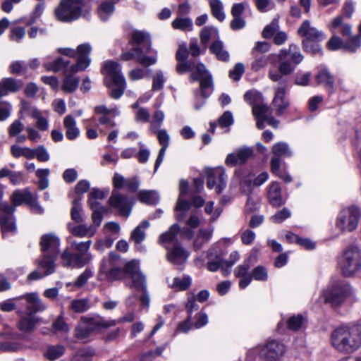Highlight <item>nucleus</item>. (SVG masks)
I'll use <instances>...</instances> for the list:
<instances>
[{
	"instance_id": "1",
	"label": "nucleus",
	"mask_w": 361,
	"mask_h": 361,
	"mask_svg": "<svg viewBox=\"0 0 361 361\" xmlns=\"http://www.w3.org/2000/svg\"><path fill=\"white\" fill-rule=\"evenodd\" d=\"M279 61V73L272 74V81H279L281 86L276 89L274 97L272 99L275 114L281 116L289 107L290 102L286 95V76L293 73L297 65L300 63L304 56L295 44H290L288 49H282L276 55Z\"/></svg>"
},
{
	"instance_id": "2",
	"label": "nucleus",
	"mask_w": 361,
	"mask_h": 361,
	"mask_svg": "<svg viewBox=\"0 0 361 361\" xmlns=\"http://www.w3.org/2000/svg\"><path fill=\"white\" fill-rule=\"evenodd\" d=\"M190 71L191 81L200 80V88L194 91L195 97V108L200 109L204 102H200L202 97L204 100L209 97L213 90V79L212 75L206 69L202 63H197L194 60L178 61L176 66V71L179 74H183Z\"/></svg>"
},
{
	"instance_id": "3",
	"label": "nucleus",
	"mask_w": 361,
	"mask_h": 361,
	"mask_svg": "<svg viewBox=\"0 0 361 361\" xmlns=\"http://www.w3.org/2000/svg\"><path fill=\"white\" fill-rule=\"evenodd\" d=\"M332 346L338 352L350 354L361 347V325L341 326L331 336Z\"/></svg>"
},
{
	"instance_id": "4",
	"label": "nucleus",
	"mask_w": 361,
	"mask_h": 361,
	"mask_svg": "<svg viewBox=\"0 0 361 361\" xmlns=\"http://www.w3.org/2000/svg\"><path fill=\"white\" fill-rule=\"evenodd\" d=\"M71 249L75 252H70L67 250L61 254L62 264L64 267L81 268L89 264L92 259V255L90 252L92 240L77 242L68 238Z\"/></svg>"
},
{
	"instance_id": "5",
	"label": "nucleus",
	"mask_w": 361,
	"mask_h": 361,
	"mask_svg": "<svg viewBox=\"0 0 361 361\" xmlns=\"http://www.w3.org/2000/svg\"><path fill=\"white\" fill-rule=\"evenodd\" d=\"M41 250L44 255L38 262V266L44 269L45 275L55 271V261L59 252L60 240L52 233L44 234L40 239Z\"/></svg>"
},
{
	"instance_id": "6",
	"label": "nucleus",
	"mask_w": 361,
	"mask_h": 361,
	"mask_svg": "<svg viewBox=\"0 0 361 361\" xmlns=\"http://www.w3.org/2000/svg\"><path fill=\"white\" fill-rule=\"evenodd\" d=\"M244 99L252 106V114L257 121L256 126L259 129L265 127L264 123L271 125L269 108L264 104L262 94L255 90H250L245 93Z\"/></svg>"
},
{
	"instance_id": "7",
	"label": "nucleus",
	"mask_w": 361,
	"mask_h": 361,
	"mask_svg": "<svg viewBox=\"0 0 361 361\" xmlns=\"http://www.w3.org/2000/svg\"><path fill=\"white\" fill-rule=\"evenodd\" d=\"M338 265L344 276H354L361 269L360 249L357 246H349L341 256Z\"/></svg>"
},
{
	"instance_id": "8",
	"label": "nucleus",
	"mask_w": 361,
	"mask_h": 361,
	"mask_svg": "<svg viewBox=\"0 0 361 361\" xmlns=\"http://www.w3.org/2000/svg\"><path fill=\"white\" fill-rule=\"evenodd\" d=\"M351 293L352 288L348 283L343 281H336L323 290L322 297L326 303H330L333 307H338Z\"/></svg>"
},
{
	"instance_id": "9",
	"label": "nucleus",
	"mask_w": 361,
	"mask_h": 361,
	"mask_svg": "<svg viewBox=\"0 0 361 361\" xmlns=\"http://www.w3.org/2000/svg\"><path fill=\"white\" fill-rule=\"evenodd\" d=\"M83 6L84 0H61L54 14L61 22H71L80 17Z\"/></svg>"
},
{
	"instance_id": "10",
	"label": "nucleus",
	"mask_w": 361,
	"mask_h": 361,
	"mask_svg": "<svg viewBox=\"0 0 361 361\" xmlns=\"http://www.w3.org/2000/svg\"><path fill=\"white\" fill-rule=\"evenodd\" d=\"M103 70L116 87L111 91V97L115 99H119L123 94L126 86V79L121 73V65L117 62L109 61L104 63Z\"/></svg>"
},
{
	"instance_id": "11",
	"label": "nucleus",
	"mask_w": 361,
	"mask_h": 361,
	"mask_svg": "<svg viewBox=\"0 0 361 361\" xmlns=\"http://www.w3.org/2000/svg\"><path fill=\"white\" fill-rule=\"evenodd\" d=\"M92 51L90 44L85 43L79 45L77 50L71 48H59L58 52L68 57H75L78 55L77 63L71 66V73L84 71L90 63L89 55Z\"/></svg>"
},
{
	"instance_id": "12",
	"label": "nucleus",
	"mask_w": 361,
	"mask_h": 361,
	"mask_svg": "<svg viewBox=\"0 0 361 361\" xmlns=\"http://www.w3.org/2000/svg\"><path fill=\"white\" fill-rule=\"evenodd\" d=\"M272 154L276 157L272 158V174L281 178L284 182L290 183L292 178L288 174H282L279 171L281 157H290L292 152L286 142H278L272 146Z\"/></svg>"
},
{
	"instance_id": "13",
	"label": "nucleus",
	"mask_w": 361,
	"mask_h": 361,
	"mask_svg": "<svg viewBox=\"0 0 361 361\" xmlns=\"http://www.w3.org/2000/svg\"><path fill=\"white\" fill-rule=\"evenodd\" d=\"M360 216V209L357 207L351 206L340 212L336 225L341 231H353L357 226Z\"/></svg>"
},
{
	"instance_id": "14",
	"label": "nucleus",
	"mask_w": 361,
	"mask_h": 361,
	"mask_svg": "<svg viewBox=\"0 0 361 361\" xmlns=\"http://www.w3.org/2000/svg\"><path fill=\"white\" fill-rule=\"evenodd\" d=\"M121 59L124 61L135 59L136 62L145 67L154 65L157 61V51H154V55L147 56L144 54L141 47L135 46L130 50L122 53Z\"/></svg>"
},
{
	"instance_id": "15",
	"label": "nucleus",
	"mask_w": 361,
	"mask_h": 361,
	"mask_svg": "<svg viewBox=\"0 0 361 361\" xmlns=\"http://www.w3.org/2000/svg\"><path fill=\"white\" fill-rule=\"evenodd\" d=\"M188 191V183L187 180L182 179L179 183V195L174 208L175 218L178 221H183L190 210L192 203L185 200L184 197Z\"/></svg>"
},
{
	"instance_id": "16",
	"label": "nucleus",
	"mask_w": 361,
	"mask_h": 361,
	"mask_svg": "<svg viewBox=\"0 0 361 361\" xmlns=\"http://www.w3.org/2000/svg\"><path fill=\"white\" fill-rule=\"evenodd\" d=\"M109 204L111 207L117 209L119 214L128 217L131 212L134 202L132 197L114 190L109 199Z\"/></svg>"
},
{
	"instance_id": "17",
	"label": "nucleus",
	"mask_w": 361,
	"mask_h": 361,
	"mask_svg": "<svg viewBox=\"0 0 361 361\" xmlns=\"http://www.w3.org/2000/svg\"><path fill=\"white\" fill-rule=\"evenodd\" d=\"M207 186L209 189L214 188L220 194L226 187V176L223 168L210 169L207 171Z\"/></svg>"
},
{
	"instance_id": "18",
	"label": "nucleus",
	"mask_w": 361,
	"mask_h": 361,
	"mask_svg": "<svg viewBox=\"0 0 361 361\" xmlns=\"http://www.w3.org/2000/svg\"><path fill=\"white\" fill-rule=\"evenodd\" d=\"M124 279L130 277L132 281V285L135 288H144L146 281L145 275L140 271L139 262L133 259L126 263L123 269Z\"/></svg>"
},
{
	"instance_id": "19",
	"label": "nucleus",
	"mask_w": 361,
	"mask_h": 361,
	"mask_svg": "<svg viewBox=\"0 0 361 361\" xmlns=\"http://www.w3.org/2000/svg\"><path fill=\"white\" fill-rule=\"evenodd\" d=\"M111 325H115V322H113ZM111 324L104 321H96L93 319H90L87 322H82L80 324L75 330V336L77 338L80 340L86 339L95 330L100 327L107 328Z\"/></svg>"
},
{
	"instance_id": "20",
	"label": "nucleus",
	"mask_w": 361,
	"mask_h": 361,
	"mask_svg": "<svg viewBox=\"0 0 361 361\" xmlns=\"http://www.w3.org/2000/svg\"><path fill=\"white\" fill-rule=\"evenodd\" d=\"M166 258L168 262L174 265L184 264L188 256V252L183 247L180 243H176L172 246L166 245Z\"/></svg>"
},
{
	"instance_id": "21",
	"label": "nucleus",
	"mask_w": 361,
	"mask_h": 361,
	"mask_svg": "<svg viewBox=\"0 0 361 361\" xmlns=\"http://www.w3.org/2000/svg\"><path fill=\"white\" fill-rule=\"evenodd\" d=\"M297 33L300 37H304L302 40L314 41V42H320L326 38L324 33L311 25L309 20H305L300 25L297 30Z\"/></svg>"
},
{
	"instance_id": "22",
	"label": "nucleus",
	"mask_w": 361,
	"mask_h": 361,
	"mask_svg": "<svg viewBox=\"0 0 361 361\" xmlns=\"http://www.w3.org/2000/svg\"><path fill=\"white\" fill-rule=\"evenodd\" d=\"M17 300H23L25 302L22 303L26 306V314L28 315H35L39 312H42L46 309L39 298L36 293H27L15 298Z\"/></svg>"
},
{
	"instance_id": "23",
	"label": "nucleus",
	"mask_w": 361,
	"mask_h": 361,
	"mask_svg": "<svg viewBox=\"0 0 361 361\" xmlns=\"http://www.w3.org/2000/svg\"><path fill=\"white\" fill-rule=\"evenodd\" d=\"M253 154V150L250 147H243L235 152L228 154L225 163L227 166H234L245 164Z\"/></svg>"
},
{
	"instance_id": "24",
	"label": "nucleus",
	"mask_w": 361,
	"mask_h": 361,
	"mask_svg": "<svg viewBox=\"0 0 361 361\" xmlns=\"http://www.w3.org/2000/svg\"><path fill=\"white\" fill-rule=\"evenodd\" d=\"M130 44H137V46L140 47L142 45V49L144 51V54H147L148 53H151V55H154V51L152 49V42L150 39V35L145 32L141 30H134L131 33V37L130 40Z\"/></svg>"
},
{
	"instance_id": "25",
	"label": "nucleus",
	"mask_w": 361,
	"mask_h": 361,
	"mask_svg": "<svg viewBox=\"0 0 361 361\" xmlns=\"http://www.w3.org/2000/svg\"><path fill=\"white\" fill-rule=\"evenodd\" d=\"M318 72L315 75V80L318 85H322L329 94L335 91V77L325 67H318Z\"/></svg>"
},
{
	"instance_id": "26",
	"label": "nucleus",
	"mask_w": 361,
	"mask_h": 361,
	"mask_svg": "<svg viewBox=\"0 0 361 361\" xmlns=\"http://www.w3.org/2000/svg\"><path fill=\"white\" fill-rule=\"evenodd\" d=\"M98 279L99 281H114L124 279V272L122 269L118 267H113L107 269L106 261L103 259L101 262L99 271L98 274Z\"/></svg>"
},
{
	"instance_id": "27",
	"label": "nucleus",
	"mask_w": 361,
	"mask_h": 361,
	"mask_svg": "<svg viewBox=\"0 0 361 361\" xmlns=\"http://www.w3.org/2000/svg\"><path fill=\"white\" fill-rule=\"evenodd\" d=\"M153 133L157 134L159 142L161 145V148L159 152V154L154 164V171H157L160 164L163 161L166 150L169 145L170 137L167 133V130L165 129L158 128L157 130H155V132Z\"/></svg>"
},
{
	"instance_id": "28",
	"label": "nucleus",
	"mask_w": 361,
	"mask_h": 361,
	"mask_svg": "<svg viewBox=\"0 0 361 361\" xmlns=\"http://www.w3.org/2000/svg\"><path fill=\"white\" fill-rule=\"evenodd\" d=\"M180 232V226L178 224H174L170 226L169 230L160 235L159 243L165 249L166 245L172 246L176 243H180L178 239V235Z\"/></svg>"
},
{
	"instance_id": "29",
	"label": "nucleus",
	"mask_w": 361,
	"mask_h": 361,
	"mask_svg": "<svg viewBox=\"0 0 361 361\" xmlns=\"http://www.w3.org/2000/svg\"><path fill=\"white\" fill-rule=\"evenodd\" d=\"M11 201L15 207L21 204L23 202H25L26 204L36 207L39 213H42L43 211V209L37 204L32 193L30 191H15L11 196Z\"/></svg>"
},
{
	"instance_id": "30",
	"label": "nucleus",
	"mask_w": 361,
	"mask_h": 361,
	"mask_svg": "<svg viewBox=\"0 0 361 361\" xmlns=\"http://www.w3.org/2000/svg\"><path fill=\"white\" fill-rule=\"evenodd\" d=\"M23 86L21 80L13 78H6L0 82V98L8 94V92H16Z\"/></svg>"
},
{
	"instance_id": "31",
	"label": "nucleus",
	"mask_w": 361,
	"mask_h": 361,
	"mask_svg": "<svg viewBox=\"0 0 361 361\" xmlns=\"http://www.w3.org/2000/svg\"><path fill=\"white\" fill-rule=\"evenodd\" d=\"M41 320L37 316L25 314L19 319L18 328L22 332L30 334L34 331Z\"/></svg>"
},
{
	"instance_id": "32",
	"label": "nucleus",
	"mask_w": 361,
	"mask_h": 361,
	"mask_svg": "<svg viewBox=\"0 0 361 361\" xmlns=\"http://www.w3.org/2000/svg\"><path fill=\"white\" fill-rule=\"evenodd\" d=\"M68 230L73 236L83 238L85 236H93L96 233L97 228L93 226H87L85 224L76 226L70 223L68 224Z\"/></svg>"
},
{
	"instance_id": "33",
	"label": "nucleus",
	"mask_w": 361,
	"mask_h": 361,
	"mask_svg": "<svg viewBox=\"0 0 361 361\" xmlns=\"http://www.w3.org/2000/svg\"><path fill=\"white\" fill-rule=\"evenodd\" d=\"M90 208L92 211V219L95 228L100 226L102 219L103 214L106 212V208L102 206L98 201L90 200Z\"/></svg>"
},
{
	"instance_id": "34",
	"label": "nucleus",
	"mask_w": 361,
	"mask_h": 361,
	"mask_svg": "<svg viewBox=\"0 0 361 361\" xmlns=\"http://www.w3.org/2000/svg\"><path fill=\"white\" fill-rule=\"evenodd\" d=\"M63 125L66 128V136L70 140H75L80 134V130L76 126V122L71 115L64 118Z\"/></svg>"
},
{
	"instance_id": "35",
	"label": "nucleus",
	"mask_w": 361,
	"mask_h": 361,
	"mask_svg": "<svg viewBox=\"0 0 361 361\" xmlns=\"http://www.w3.org/2000/svg\"><path fill=\"white\" fill-rule=\"evenodd\" d=\"M69 64L70 61L59 57L52 62L44 63V66L47 71H54L55 73L63 71L65 74L66 71L69 72L68 69Z\"/></svg>"
},
{
	"instance_id": "36",
	"label": "nucleus",
	"mask_w": 361,
	"mask_h": 361,
	"mask_svg": "<svg viewBox=\"0 0 361 361\" xmlns=\"http://www.w3.org/2000/svg\"><path fill=\"white\" fill-rule=\"evenodd\" d=\"M0 226L3 235L8 233H16L17 228L16 225V219L13 215H4L0 219Z\"/></svg>"
},
{
	"instance_id": "37",
	"label": "nucleus",
	"mask_w": 361,
	"mask_h": 361,
	"mask_svg": "<svg viewBox=\"0 0 361 361\" xmlns=\"http://www.w3.org/2000/svg\"><path fill=\"white\" fill-rule=\"evenodd\" d=\"M73 73L71 72V68H69V72L66 71L65 78L61 85L62 90L66 92H73L78 87L79 79L78 78L73 76L72 75Z\"/></svg>"
},
{
	"instance_id": "38",
	"label": "nucleus",
	"mask_w": 361,
	"mask_h": 361,
	"mask_svg": "<svg viewBox=\"0 0 361 361\" xmlns=\"http://www.w3.org/2000/svg\"><path fill=\"white\" fill-rule=\"evenodd\" d=\"M272 21V43L277 46L285 44L288 39V35L286 32L280 30L279 25Z\"/></svg>"
},
{
	"instance_id": "39",
	"label": "nucleus",
	"mask_w": 361,
	"mask_h": 361,
	"mask_svg": "<svg viewBox=\"0 0 361 361\" xmlns=\"http://www.w3.org/2000/svg\"><path fill=\"white\" fill-rule=\"evenodd\" d=\"M210 51L214 54L218 60L221 61H228L229 54L224 49L223 42L220 40H215L210 46Z\"/></svg>"
},
{
	"instance_id": "40",
	"label": "nucleus",
	"mask_w": 361,
	"mask_h": 361,
	"mask_svg": "<svg viewBox=\"0 0 361 361\" xmlns=\"http://www.w3.org/2000/svg\"><path fill=\"white\" fill-rule=\"evenodd\" d=\"M212 16L218 20L222 22L226 18L224 11V5L220 0H208Z\"/></svg>"
},
{
	"instance_id": "41",
	"label": "nucleus",
	"mask_w": 361,
	"mask_h": 361,
	"mask_svg": "<svg viewBox=\"0 0 361 361\" xmlns=\"http://www.w3.org/2000/svg\"><path fill=\"white\" fill-rule=\"evenodd\" d=\"M11 152L15 158L24 157L27 159H31L35 157V153L33 149L27 147H22L17 145L11 146Z\"/></svg>"
},
{
	"instance_id": "42",
	"label": "nucleus",
	"mask_w": 361,
	"mask_h": 361,
	"mask_svg": "<svg viewBox=\"0 0 361 361\" xmlns=\"http://www.w3.org/2000/svg\"><path fill=\"white\" fill-rule=\"evenodd\" d=\"M192 283V279L188 275H184L182 278L175 277L173 280V283L169 284V286L172 289L177 290H187Z\"/></svg>"
},
{
	"instance_id": "43",
	"label": "nucleus",
	"mask_w": 361,
	"mask_h": 361,
	"mask_svg": "<svg viewBox=\"0 0 361 361\" xmlns=\"http://www.w3.org/2000/svg\"><path fill=\"white\" fill-rule=\"evenodd\" d=\"M319 42H314V41L302 40L301 44L303 51L306 53L310 54L312 56H322L323 51L322 46Z\"/></svg>"
},
{
	"instance_id": "44",
	"label": "nucleus",
	"mask_w": 361,
	"mask_h": 361,
	"mask_svg": "<svg viewBox=\"0 0 361 361\" xmlns=\"http://www.w3.org/2000/svg\"><path fill=\"white\" fill-rule=\"evenodd\" d=\"M149 226V224L147 221H143L131 233L130 239L136 244L141 243L145 238V230Z\"/></svg>"
},
{
	"instance_id": "45",
	"label": "nucleus",
	"mask_w": 361,
	"mask_h": 361,
	"mask_svg": "<svg viewBox=\"0 0 361 361\" xmlns=\"http://www.w3.org/2000/svg\"><path fill=\"white\" fill-rule=\"evenodd\" d=\"M214 228H202L198 231L197 237L194 242V246L196 249H200L204 243L208 242L213 233Z\"/></svg>"
},
{
	"instance_id": "46",
	"label": "nucleus",
	"mask_w": 361,
	"mask_h": 361,
	"mask_svg": "<svg viewBox=\"0 0 361 361\" xmlns=\"http://www.w3.org/2000/svg\"><path fill=\"white\" fill-rule=\"evenodd\" d=\"M137 196L141 202L147 204H155L159 201L157 193L152 190H141Z\"/></svg>"
},
{
	"instance_id": "47",
	"label": "nucleus",
	"mask_w": 361,
	"mask_h": 361,
	"mask_svg": "<svg viewBox=\"0 0 361 361\" xmlns=\"http://www.w3.org/2000/svg\"><path fill=\"white\" fill-rule=\"evenodd\" d=\"M361 47V35H355L348 38L343 44V50L355 53Z\"/></svg>"
},
{
	"instance_id": "48",
	"label": "nucleus",
	"mask_w": 361,
	"mask_h": 361,
	"mask_svg": "<svg viewBox=\"0 0 361 361\" xmlns=\"http://www.w3.org/2000/svg\"><path fill=\"white\" fill-rule=\"evenodd\" d=\"M173 29L181 31H190L192 29V21L189 18H176L171 23Z\"/></svg>"
},
{
	"instance_id": "49",
	"label": "nucleus",
	"mask_w": 361,
	"mask_h": 361,
	"mask_svg": "<svg viewBox=\"0 0 361 361\" xmlns=\"http://www.w3.org/2000/svg\"><path fill=\"white\" fill-rule=\"evenodd\" d=\"M114 11V4L112 2L104 1L98 8V15L103 21L106 20Z\"/></svg>"
},
{
	"instance_id": "50",
	"label": "nucleus",
	"mask_w": 361,
	"mask_h": 361,
	"mask_svg": "<svg viewBox=\"0 0 361 361\" xmlns=\"http://www.w3.org/2000/svg\"><path fill=\"white\" fill-rule=\"evenodd\" d=\"M81 199V197H78L73 200L72 202L71 215L72 219L76 223H82L83 221V218L80 214V212L82 211Z\"/></svg>"
},
{
	"instance_id": "51",
	"label": "nucleus",
	"mask_w": 361,
	"mask_h": 361,
	"mask_svg": "<svg viewBox=\"0 0 361 361\" xmlns=\"http://www.w3.org/2000/svg\"><path fill=\"white\" fill-rule=\"evenodd\" d=\"M65 351V348L63 345H51L48 347L47 352L45 353V357L49 360H55L60 357Z\"/></svg>"
},
{
	"instance_id": "52",
	"label": "nucleus",
	"mask_w": 361,
	"mask_h": 361,
	"mask_svg": "<svg viewBox=\"0 0 361 361\" xmlns=\"http://www.w3.org/2000/svg\"><path fill=\"white\" fill-rule=\"evenodd\" d=\"M90 305L89 300L85 298L72 300L71 309L76 313H82L89 310Z\"/></svg>"
},
{
	"instance_id": "53",
	"label": "nucleus",
	"mask_w": 361,
	"mask_h": 361,
	"mask_svg": "<svg viewBox=\"0 0 361 361\" xmlns=\"http://www.w3.org/2000/svg\"><path fill=\"white\" fill-rule=\"evenodd\" d=\"M255 61L252 63L251 68L254 71H258L264 68L270 61V55L253 56Z\"/></svg>"
},
{
	"instance_id": "54",
	"label": "nucleus",
	"mask_w": 361,
	"mask_h": 361,
	"mask_svg": "<svg viewBox=\"0 0 361 361\" xmlns=\"http://www.w3.org/2000/svg\"><path fill=\"white\" fill-rule=\"evenodd\" d=\"M304 320L305 318L302 314L293 315L287 321L288 328L294 331H298L301 328Z\"/></svg>"
},
{
	"instance_id": "55",
	"label": "nucleus",
	"mask_w": 361,
	"mask_h": 361,
	"mask_svg": "<svg viewBox=\"0 0 361 361\" xmlns=\"http://www.w3.org/2000/svg\"><path fill=\"white\" fill-rule=\"evenodd\" d=\"M207 268L210 271H216L219 269H221L223 274L225 276V264L224 262V258L221 255H217L215 259L211 260L207 263Z\"/></svg>"
},
{
	"instance_id": "56",
	"label": "nucleus",
	"mask_w": 361,
	"mask_h": 361,
	"mask_svg": "<svg viewBox=\"0 0 361 361\" xmlns=\"http://www.w3.org/2000/svg\"><path fill=\"white\" fill-rule=\"evenodd\" d=\"M94 355V351L90 348H84L77 350L74 360L75 361H89Z\"/></svg>"
},
{
	"instance_id": "57",
	"label": "nucleus",
	"mask_w": 361,
	"mask_h": 361,
	"mask_svg": "<svg viewBox=\"0 0 361 361\" xmlns=\"http://www.w3.org/2000/svg\"><path fill=\"white\" fill-rule=\"evenodd\" d=\"M286 352V346L278 341H272V360H279Z\"/></svg>"
},
{
	"instance_id": "58",
	"label": "nucleus",
	"mask_w": 361,
	"mask_h": 361,
	"mask_svg": "<svg viewBox=\"0 0 361 361\" xmlns=\"http://www.w3.org/2000/svg\"><path fill=\"white\" fill-rule=\"evenodd\" d=\"M218 35V30L214 27H204L200 32V41L203 44H207L213 35Z\"/></svg>"
},
{
	"instance_id": "59",
	"label": "nucleus",
	"mask_w": 361,
	"mask_h": 361,
	"mask_svg": "<svg viewBox=\"0 0 361 361\" xmlns=\"http://www.w3.org/2000/svg\"><path fill=\"white\" fill-rule=\"evenodd\" d=\"M271 46L266 42H257L252 49V56L267 55L269 51Z\"/></svg>"
},
{
	"instance_id": "60",
	"label": "nucleus",
	"mask_w": 361,
	"mask_h": 361,
	"mask_svg": "<svg viewBox=\"0 0 361 361\" xmlns=\"http://www.w3.org/2000/svg\"><path fill=\"white\" fill-rule=\"evenodd\" d=\"M93 276V271L90 268H86L85 271L78 276L76 280L74 281V286L77 288L82 287L87 281Z\"/></svg>"
},
{
	"instance_id": "61",
	"label": "nucleus",
	"mask_w": 361,
	"mask_h": 361,
	"mask_svg": "<svg viewBox=\"0 0 361 361\" xmlns=\"http://www.w3.org/2000/svg\"><path fill=\"white\" fill-rule=\"evenodd\" d=\"M272 206L279 207L284 203L281 197V188L279 184L272 182Z\"/></svg>"
},
{
	"instance_id": "62",
	"label": "nucleus",
	"mask_w": 361,
	"mask_h": 361,
	"mask_svg": "<svg viewBox=\"0 0 361 361\" xmlns=\"http://www.w3.org/2000/svg\"><path fill=\"white\" fill-rule=\"evenodd\" d=\"M251 276L257 281H267L269 277L267 269L262 266L255 267L252 270Z\"/></svg>"
},
{
	"instance_id": "63",
	"label": "nucleus",
	"mask_w": 361,
	"mask_h": 361,
	"mask_svg": "<svg viewBox=\"0 0 361 361\" xmlns=\"http://www.w3.org/2000/svg\"><path fill=\"white\" fill-rule=\"evenodd\" d=\"M164 119V114L161 110H157L153 115L152 121H151V129L152 132H155L160 128Z\"/></svg>"
},
{
	"instance_id": "64",
	"label": "nucleus",
	"mask_w": 361,
	"mask_h": 361,
	"mask_svg": "<svg viewBox=\"0 0 361 361\" xmlns=\"http://www.w3.org/2000/svg\"><path fill=\"white\" fill-rule=\"evenodd\" d=\"M218 123L221 128H227L233 125V117L230 111H225L218 120Z\"/></svg>"
}]
</instances>
